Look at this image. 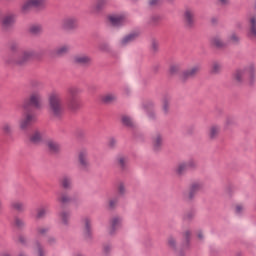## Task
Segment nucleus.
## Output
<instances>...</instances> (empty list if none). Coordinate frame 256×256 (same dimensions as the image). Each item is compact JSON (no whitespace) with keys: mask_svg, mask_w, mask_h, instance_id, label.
Here are the masks:
<instances>
[{"mask_svg":"<svg viewBox=\"0 0 256 256\" xmlns=\"http://www.w3.org/2000/svg\"><path fill=\"white\" fill-rule=\"evenodd\" d=\"M49 113L53 119L63 117V97L59 92H51L48 96Z\"/></svg>","mask_w":256,"mask_h":256,"instance_id":"obj_1","label":"nucleus"},{"mask_svg":"<svg viewBox=\"0 0 256 256\" xmlns=\"http://www.w3.org/2000/svg\"><path fill=\"white\" fill-rule=\"evenodd\" d=\"M41 101H43L41 92L39 90H34L29 95V98L24 100L22 104V108L24 109V111H27L29 107H35L36 109H39V107H41Z\"/></svg>","mask_w":256,"mask_h":256,"instance_id":"obj_2","label":"nucleus"},{"mask_svg":"<svg viewBox=\"0 0 256 256\" xmlns=\"http://www.w3.org/2000/svg\"><path fill=\"white\" fill-rule=\"evenodd\" d=\"M245 77H248V79H250V83H253V81H255V65L250 64L242 70H237L234 74V78L238 81V83H241V81H243Z\"/></svg>","mask_w":256,"mask_h":256,"instance_id":"obj_3","label":"nucleus"},{"mask_svg":"<svg viewBox=\"0 0 256 256\" xmlns=\"http://www.w3.org/2000/svg\"><path fill=\"white\" fill-rule=\"evenodd\" d=\"M35 120V114L31 112H25L23 117L19 120V129L21 131H27V129L31 127V123H34Z\"/></svg>","mask_w":256,"mask_h":256,"instance_id":"obj_4","label":"nucleus"},{"mask_svg":"<svg viewBox=\"0 0 256 256\" xmlns=\"http://www.w3.org/2000/svg\"><path fill=\"white\" fill-rule=\"evenodd\" d=\"M109 233L110 235H113L114 233H117L121 227H123V217L121 216H112L109 220Z\"/></svg>","mask_w":256,"mask_h":256,"instance_id":"obj_5","label":"nucleus"},{"mask_svg":"<svg viewBox=\"0 0 256 256\" xmlns=\"http://www.w3.org/2000/svg\"><path fill=\"white\" fill-rule=\"evenodd\" d=\"M79 21L75 17L64 18L61 22V27L65 31H72V29H77Z\"/></svg>","mask_w":256,"mask_h":256,"instance_id":"obj_6","label":"nucleus"},{"mask_svg":"<svg viewBox=\"0 0 256 256\" xmlns=\"http://www.w3.org/2000/svg\"><path fill=\"white\" fill-rule=\"evenodd\" d=\"M202 189H203V184H201V182L192 183L190 185L188 192L185 194V198L189 200L193 199L195 195H197V193H199V191H201Z\"/></svg>","mask_w":256,"mask_h":256,"instance_id":"obj_7","label":"nucleus"},{"mask_svg":"<svg viewBox=\"0 0 256 256\" xmlns=\"http://www.w3.org/2000/svg\"><path fill=\"white\" fill-rule=\"evenodd\" d=\"M78 163L84 169L89 167V151L87 149H82L78 152Z\"/></svg>","mask_w":256,"mask_h":256,"instance_id":"obj_8","label":"nucleus"},{"mask_svg":"<svg viewBox=\"0 0 256 256\" xmlns=\"http://www.w3.org/2000/svg\"><path fill=\"white\" fill-rule=\"evenodd\" d=\"M201 71V65L196 64L182 73V79H191Z\"/></svg>","mask_w":256,"mask_h":256,"instance_id":"obj_9","label":"nucleus"},{"mask_svg":"<svg viewBox=\"0 0 256 256\" xmlns=\"http://www.w3.org/2000/svg\"><path fill=\"white\" fill-rule=\"evenodd\" d=\"M35 52L33 50H24L16 60V63L19 65H23V63H27L30 59H33Z\"/></svg>","mask_w":256,"mask_h":256,"instance_id":"obj_10","label":"nucleus"},{"mask_svg":"<svg viewBox=\"0 0 256 256\" xmlns=\"http://www.w3.org/2000/svg\"><path fill=\"white\" fill-rule=\"evenodd\" d=\"M16 21L17 16L15 14H7L2 19V27H4V29H9L15 25Z\"/></svg>","mask_w":256,"mask_h":256,"instance_id":"obj_11","label":"nucleus"},{"mask_svg":"<svg viewBox=\"0 0 256 256\" xmlns=\"http://www.w3.org/2000/svg\"><path fill=\"white\" fill-rule=\"evenodd\" d=\"M92 59L85 54H78L73 57V63L77 65H91Z\"/></svg>","mask_w":256,"mask_h":256,"instance_id":"obj_12","label":"nucleus"},{"mask_svg":"<svg viewBox=\"0 0 256 256\" xmlns=\"http://www.w3.org/2000/svg\"><path fill=\"white\" fill-rule=\"evenodd\" d=\"M108 19L113 27H121L125 24V16L123 15H110Z\"/></svg>","mask_w":256,"mask_h":256,"instance_id":"obj_13","label":"nucleus"},{"mask_svg":"<svg viewBox=\"0 0 256 256\" xmlns=\"http://www.w3.org/2000/svg\"><path fill=\"white\" fill-rule=\"evenodd\" d=\"M219 133H221V126L214 124L210 126L208 130V137L211 141H213L219 137Z\"/></svg>","mask_w":256,"mask_h":256,"instance_id":"obj_14","label":"nucleus"},{"mask_svg":"<svg viewBox=\"0 0 256 256\" xmlns=\"http://www.w3.org/2000/svg\"><path fill=\"white\" fill-rule=\"evenodd\" d=\"M249 37L256 39V14L252 15L249 19Z\"/></svg>","mask_w":256,"mask_h":256,"instance_id":"obj_15","label":"nucleus"},{"mask_svg":"<svg viewBox=\"0 0 256 256\" xmlns=\"http://www.w3.org/2000/svg\"><path fill=\"white\" fill-rule=\"evenodd\" d=\"M152 146L155 151H159L163 147V135L160 133L156 134L152 138Z\"/></svg>","mask_w":256,"mask_h":256,"instance_id":"obj_16","label":"nucleus"},{"mask_svg":"<svg viewBox=\"0 0 256 256\" xmlns=\"http://www.w3.org/2000/svg\"><path fill=\"white\" fill-rule=\"evenodd\" d=\"M82 223L84 225V235H85V237H91V232H92V229H91L92 220H91V218L84 217L82 219Z\"/></svg>","mask_w":256,"mask_h":256,"instance_id":"obj_17","label":"nucleus"},{"mask_svg":"<svg viewBox=\"0 0 256 256\" xmlns=\"http://www.w3.org/2000/svg\"><path fill=\"white\" fill-rule=\"evenodd\" d=\"M59 219L62 223V225H69L71 221V212L67 210H63L59 213Z\"/></svg>","mask_w":256,"mask_h":256,"instance_id":"obj_18","label":"nucleus"},{"mask_svg":"<svg viewBox=\"0 0 256 256\" xmlns=\"http://www.w3.org/2000/svg\"><path fill=\"white\" fill-rule=\"evenodd\" d=\"M135 39H137V33L128 34L120 41V45H122V47H125V45L133 43Z\"/></svg>","mask_w":256,"mask_h":256,"instance_id":"obj_19","label":"nucleus"},{"mask_svg":"<svg viewBox=\"0 0 256 256\" xmlns=\"http://www.w3.org/2000/svg\"><path fill=\"white\" fill-rule=\"evenodd\" d=\"M105 5H107V0H97L91 8L92 13H99V11L104 9Z\"/></svg>","mask_w":256,"mask_h":256,"instance_id":"obj_20","label":"nucleus"},{"mask_svg":"<svg viewBox=\"0 0 256 256\" xmlns=\"http://www.w3.org/2000/svg\"><path fill=\"white\" fill-rule=\"evenodd\" d=\"M60 185L63 187V189H71L73 182L71 180V177L69 176H62L60 178Z\"/></svg>","mask_w":256,"mask_h":256,"instance_id":"obj_21","label":"nucleus"},{"mask_svg":"<svg viewBox=\"0 0 256 256\" xmlns=\"http://www.w3.org/2000/svg\"><path fill=\"white\" fill-rule=\"evenodd\" d=\"M171 109V98L170 97H164L162 99V111L164 115H167Z\"/></svg>","mask_w":256,"mask_h":256,"instance_id":"obj_22","label":"nucleus"},{"mask_svg":"<svg viewBox=\"0 0 256 256\" xmlns=\"http://www.w3.org/2000/svg\"><path fill=\"white\" fill-rule=\"evenodd\" d=\"M47 147L52 153H58V151H61V145L53 140L47 141Z\"/></svg>","mask_w":256,"mask_h":256,"instance_id":"obj_23","label":"nucleus"},{"mask_svg":"<svg viewBox=\"0 0 256 256\" xmlns=\"http://www.w3.org/2000/svg\"><path fill=\"white\" fill-rule=\"evenodd\" d=\"M185 21L188 25H191L195 21V13L191 9H187L184 13Z\"/></svg>","mask_w":256,"mask_h":256,"instance_id":"obj_24","label":"nucleus"},{"mask_svg":"<svg viewBox=\"0 0 256 256\" xmlns=\"http://www.w3.org/2000/svg\"><path fill=\"white\" fill-rule=\"evenodd\" d=\"M57 201L62 205H67V203H71V197H69V194L62 192L58 194Z\"/></svg>","mask_w":256,"mask_h":256,"instance_id":"obj_25","label":"nucleus"},{"mask_svg":"<svg viewBox=\"0 0 256 256\" xmlns=\"http://www.w3.org/2000/svg\"><path fill=\"white\" fill-rule=\"evenodd\" d=\"M10 207L14 211H19L20 213H23V211H25V204L21 201L11 202Z\"/></svg>","mask_w":256,"mask_h":256,"instance_id":"obj_26","label":"nucleus"},{"mask_svg":"<svg viewBox=\"0 0 256 256\" xmlns=\"http://www.w3.org/2000/svg\"><path fill=\"white\" fill-rule=\"evenodd\" d=\"M103 103H113V101H117V95L113 93H108L102 96Z\"/></svg>","mask_w":256,"mask_h":256,"instance_id":"obj_27","label":"nucleus"},{"mask_svg":"<svg viewBox=\"0 0 256 256\" xmlns=\"http://www.w3.org/2000/svg\"><path fill=\"white\" fill-rule=\"evenodd\" d=\"M42 139H43V134H41V132L39 131H35L30 137V141L32 143H41Z\"/></svg>","mask_w":256,"mask_h":256,"instance_id":"obj_28","label":"nucleus"},{"mask_svg":"<svg viewBox=\"0 0 256 256\" xmlns=\"http://www.w3.org/2000/svg\"><path fill=\"white\" fill-rule=\"evenodd\" d=\"M185 171H189V169L187 168V164H185V162L179 163L175 168V172L177 173V175H183Z\"/></svg>","mask_w":256,"mask_h":256,"instance_id":"obj_29","label":"nucleus"},{"mask_svg":"<svg viewBox=\"0 0 256 256\" xmlns=\"http://www.w3.org/2000/svg\"><path fill=\"white\" fill-rule=\"evenodd\" d=\"M31 9H33V4L31 3L30 0H26L21 6V13H29Z\"/></svg>","mask_w":256,"mask_h":256,"instance_id":"obj_30","label":"nucleus"},{"mask_svg":"<svg viewBox=\"0 0 256 256\" xmlns=\"http://www.w3.org/2000/svg\"><path fill=\"white\" fill-rule=\"evenodd\" d=\"M211 43L212 45H214L215 47H225V44L227 42H224L223 39H221V37L219 36H215L211 39Z\"/></svg>","mask_w":256,"mask_h":256,"instance_id":"obj_31","label":"nucleus"},{"mask_svg":"<svg viewBox=\"0 0 256 256\" xmlns=\"http://www.w3.org/2000/svg\"><path fill=\"white\" fill-rule=\"evenodd\" d=\"M33 249L38 256H45V250L43 249V246H41L39 242L34 243Z\"/></svg>","mask_w":256,"mask_h":256,"instance_id":"obj_32","label":"nucleus"},{"mask_svg":"<svg viewBox=\"0 0 256 256\" xmlns=\"http://www.w3.org/2000/svg\"><path fill=\"white\" fill-rule=\"evenodd\" d=\"M71 47L69 45H62L56 49L57 55H65L66 53H69V50Z\"/></svg>","mask_w":256,"mask_h":256,"instance_id":"obj_33","label":"nucleus"},{"mask_svg":"<svg viewBox=\"0 0 256 256\" xmlns=\"http://www.w3.org/2000/svg\"><path fill=\"white\" fill-rule=\"evenodd\" d=\"M48 209L47 207H40L37 209V213H36V219H43V217H45V215H47L48 213Z\"/></svg>","mask_w":256,"mask_h":256,"instance_id":"obj_34","label":"nucleus"},{"mask_svg":"<svg viewBox=\"0 0 256 256\" xmlns=\"http://www.w3.org/2000/svg\"><path fill=\"white\" fill-rule=\"evenodd\" d=\"M239 40H240L239 35H237V33H235V32H232L228 36L226 43H233V44H235V43H239Z\"/></svg>","mask_w":256,"mask_h":256,"instance_id":"obj_35","label":"nucleus"},{"mask_svg":"<svg viewBox=\"0 0 256 256\" xmlns=\"http://www.w3.org/2000/svg\"><path fill=\"white\" fill-rule=\"evenodd\" d=\"M221 72V64L219 62H213L211 66V73L217 74Z\"/></svg>","mask_w":256,"mask_h":256,"instance_id":"obj_36","label":"nucleus"},{"mask_svg":"<svg viewBox=\"0 0 256 256\" xmlns=\"http://www.w3.org/2000/svg\"><path fill=\"white\" fill-rule=\"evenodd\" d=\"M68 106L70 109H77V107H79V101L77 98L72 97L68 102Z\"/></svg>","mask_w":256,"mask_h":256,"instance_id":"obj_37","label":"nucleus"},{"mask_svg":"<svg viewBox=\"0 0 256 256\" xmlns=\"http://www.w3.org/2000/svg\"><path fill=\"white\" fill-rule=\"evenodd\" d=\"M122 123L123 125H126V127H133V119L129 116H123Z\"/></svg>","mask_w":256,"mask_h":256,"instance_id":"obj_38","label":"nucleus"},{"mask_svg":"<svg viewBox=\"0 0 256 256\" xmlns=\"http://www.w3.org/2000/svg\"><path fill=\"white\" fill-rule=\"evenodd\" d=\"M2 131H3V133H5L6 135H9V134L12 133L13 128L11 127V124H9V123H4V124L2 125Z\"/></svg>","mask_w":256,"mask_h":256,"instance_id":"obj_39","label":"nucleus"},{"mask_svg":"<svg viewBox=\"0 0 256 256\" xmlns=\"http://www.w3.org/2000/svg\"><path fill=\"white\" fill-rule=\"evenodd\" d=\"M118 165H120V167H125V165H127V157L120 155L117 157L116 159Z\"/></svg>","mask_w":256,"mask_h":256,"instance_id":"obj_40","label":"nucleus"},{"mask_svg":"<svg viewBox=\"0 0 256 256\" xmlns=\"http://www.w3.org/2000/svg\"><path fill=\"white\" fill-rule=\"evenodd\" d=\"M127 193V188H125V184L120 183L118 184V195H120V197H123L124 195H126Z\"/></svg>","mask_w":256,"mask_h":256,"instance_id":"obj_41","label":"nucleus"},{"mask_svg":"<svg viewBox=\"0 0 256 256\" xmlns=\"http://www.w3.org/2000/svg\"><path fill=\"white\" fill-rule=\"evenodd\" d=\"M232 125H235V120L233 118H227L224 122V130L227 131Z\"/></svg>","mask_w":256,"mask_h":256,"instance_id":"obj_42","label":"nucleus"},{"mask_svg":"<svg viewBox=\"0 0 256 256\" xmlns=\"http://www.w3.org/2000/svg\"><path fill=\"white\" fill-rule=\"evenodd\" d=\"M30 3H32V7H43L45 5V0H30Z\"/></svg>","mask_w":256,"mask_h":256,"instance_id":"obj_43","label":"nucleus"},{"mask_svg":"<svg viewBox=\"0 0 256 256\" xmlns=\"http://www.w3.org/2000/svg\"><path fill=\"white\" fill-rule=\"evenodd\" d=\"M184 163L186 164L187 169H195V167H197V162L193 159L188 160Z\"/></svg>","mask_w":256,"mask_h":256,"instance_id":"obj_44","label":"nucleus"},{"mask_svg":"<svg viewBox=\"0 0 256 256\" xmlns=\"http://www.w3.org/2000/svg\"><path fill=\"white\" fill-rule=\"evenodd\" d=\"M117 203H119V198H111L108 201V205H109L110 209H115V207H117Z\"/></svg>","mask_w":256,"mask_h":256,"instance_id":"obj_45","label":"nucleus"},{"mask_svg":"<svg viewBox=\"0 0 256 256\" xmlns=\"http://www.w3.org/2000/svg\"><path fill=\"white\" fill-rule=\"evenodd\" d=\"M181 67L178 64H173L170 66V73L172 75H175L176 73H179Z\"/></svg>","mask_w":256,"mask_h":256,"instance_id":"obj_46","label":"nucleus"},{"mask_svg":"<svg viewBox=\"0 0 256 256\" xmlns=\"http://www.w3.org/2000/svg\"><path fill=\"white\" fill-rule=\"evenodd\" d=\"M49 231V228L47 227H38L36 229L37 235H45Z\"/></svg>","mask_w":256,"mask_h":256,"instance_id":"obj_47","label":"nucleus"},{"mask_svg":"<svg viewBox=\"0 0 256 256\" xmlns=\"http://www.w3.org/2000/svg\"><path fill=\"white\" fill-rule=\"evenodd\" d=\"M176 245H177V242H176L175 238L170 236L168 238V246L171 247V249H175Z\"/></svg>","mask_w":256,"mask_h":256,"instance_id":"obj_48","label":"nucleus"},{"mask_svg":"<svg viewBox=\"0 0 256 256\" xmlns=\"http://www.w3.org/2000/svg\"><path fill=\"white\" fill-rule=\"evenodd\" d=\"M243 211H245V206L243 204H237L235 206V213H237L238 215L243 213Z\"/></svg>","mask_w":256,"mask_h":256,"instance_id":"obj_49","label":"nucleus"},{"mask_svg":"<svg viewBox=\"0 0 256 256\" xmlns=\"http://www.w3.org/2000/svg\"><path fill=\"white\" fill-rule=\"evenodd\" d=\"M31 33H41V26L40 25H33L30 27Z\"/></svg>","mask_w":256,"mask_h":256,"instance_id":"obj_50","label":"nucleus"},{"mask_svg":"<svg viewBox=\"0 0 256 256\" xmlns=\"http://www.w3.org/2000/svg\"><path fill=\"white\" fill-rule=\"evenodd\" d=\"M117 145V140L115 138H110L108 141V147H115Z\"/></svg>","mask_w":256,"mask_h":256,"instance_id":"obj_51","label":"nucleus"},{"mask_svg":"<svg viewBox=\"0 0 256 256\" xmlns=\"http://www.w3.org/2000/svg\"><path fill=\"white\" fill-rule=\"evenodd\" d=\"M219 5H222V6H227L229 5V3H231V0H217Z\"/></svg>","mask_w":256,"mask_h":256,"instance_id":"obj_52","label":"nucleus"},{"mask_svg":"<svg viewBox=\"0 0 256 256\" xmlns=\"http://www.w3.org/2000/svg\"><path fill=\"white\" fill-rule=\"evenodd\" d=\"M15 225L17 227H23V225H25V222H23V220H21V219H16L15 220Z\"/></svg>","mask_w":256,"mask_h":256,"instance_id":"obj_53","label":"nucleus"},{"mask_svg":"<svg viewBox=\"0 0 256 256\" xmlns=\"http://www.w3.org/2000/svg\"><path fill=\"white\" fill-rule=\"evenodd\" d=\"M10 49H11V51H17V49H19V44H17V43H12V44L10 45Z\"/></svg>","mask_w":256,"mask_h":256,"instance_id":"obj_54","label":"nucleus"},{"mask_svg":"<svg viewBox=\"0 0 256 256\" xmlns=\"http://www.w3.org/2000/svg\"><path fill=\"white\" fill-rule=\"evenodd\" d=\"M184 237L186 241H189V237H191V231L187 230L184 232Z\"/></svg>","mask_w":256,"mask_h":256,"instance_id":"obj_55","label":"nucleus"},{"mask_svg":"<svg viewBox=\"0 0 256 256\" xmlns=\"http://www.w3.org/2000/svg\"><path fill=\"white\" fill-rule=\"evenodd\" d=\"M157 3H159V0H150L149 1L150 5H157Z\"/></svg>","mask_w":256,"mask_h":256,"instance_id":"obj_56","label":"nucleus"},{"mask_svg":"<svg viewBox=\"0 0 256 256\" xmlns=\"http://www.w3.org/2000/svg\"><path fill=\"white\" fill-rule=\"evenodd\" d=\"M17 256H29V254H27V252H25V251H21L18 253Z\"/></svg>","mask_w":256,"mask_h":256,"instance_id":"obj_57","label":"nucleus"},{"mask_svg":"<svg viewBox=\"0 0 256 256\" xmlns=\"http://www.w3.org/2000/svg\"><path fill=\"white\" fill-rule=\"evenodd\" d=\"M197 237H198V239H203V232H198L197 233Z\"/></svg>","mask_w":256,"mask_h":256,"instance_id":"obj_58","label":"nucleus"},{"mask_svg":"<svg viewBox=\"0 0 256 256\" xmlns=\"http://www.w3.org/2000/svg\"><path fill=\"white\" fill-rule=\"evenodd\" d=\"M19 242H20V243H25V237L20 236V237H19Z\"/></svg>","mask_w":256,"mask_h":256,"instance_id":"obj_59","label":"nucleus"},{"mask_svg":"<svg viewBox=\"0 0 256 256\" xmlns=\"http://www.w3.org/2000/svg\"><path fill=\"white\" fill-rule=\"evenodd\" d=\"M3 209V200L0 199V211Z\"/></svg>","mask_w":256,"mask_h":256,"instance_id":"obj_60","label":"nucleus"},{"mask_svg":"<svg viewBox=\"0 0 256 256\" xmlns=\"http://www.w3.org/2000/svg\"><path fill=\"white\" fill-rule=\"evenodd\" d=\"M109 249H111V246H106V247H104V250H105V251H109Z\"/></svg>","mask_w":256,"mask_h":256,"instance_id":"obj_61","label":"nucleus"},{"mask_svg":"<svg viewBox=\"0 0 256 256\" xmlns=\"http://www.w3.org/2000/svg\"><path fill=\"white\" fill-rule=\"evenodd\" d=\"M54 241H55V238H51V242L54 243Z\"/></svg>","mask_w":256,"mask_h":256,"instance_id":"obj_62","label":"nucleus"},{"mask_svg":"<svg viewBox=\"0 0 256 256\" xmlns=\"http://www.w3.org/2000/svg\"><path fill=\"white\" fill-rule=\"evenodd\" d=\"M3 256H11L10 254H3Z\"/></svg>","mask_w":256,"mask_h":256,"instance_id":"obj_63","label":"nucleus"}]
</instances>
